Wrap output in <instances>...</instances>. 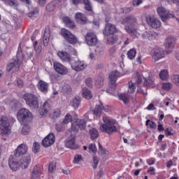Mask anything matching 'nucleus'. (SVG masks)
Masks as SVG:
<instances>
[{"mask_svg": "<svg viewBox=\"0 0 179 179\" xmlns=\"http://www.w3.org/2000/svg\"><path fill=\"white\" fill-rule=\"evenodd\" d=\"M16 157H17L11 155L8 159V166L13 171H17L20 167H22V169H27V167H29V164H30V162H31L30 155H24V157L20 159V162Z\"/></svg>", "mask_w": 179, "mask_h": 179, "instance_id": "f257e3e1", "label": "nucleus"}, {"mask_svg": "<svg viewBox=\"0 0 179 179\" xmlns=\"http://www.w3.org/2000/svg\"><path fill=\"white\" fill-rule=\"evenodd\" d=\"M122 24H126L125 30L129 36H135L138 34V20L134 15H129L124 17L121 21Z\"/></svg>", "mask_w": 179, "mask_h": 179, "instance_id": "f03ea898", "label": "nucleus"}, {"mask_svg": "<svg viewBox=\"0 0 179 179\" xmlns=\"http://www.w3.org/2000/svg\"><path fill=\"white\" fill-rule=\"evenodd\" d=\"M103 124H101L99 129L102 132L108 134V135H113L115 132H118V129L115 126V120L111 119L108 116L103 117Z\"/></svg>", "mask_w": 179, "mask_h": 179, "instance_id": "7ed1b4c3", "label": "nucleus"}, {"mask_svg": "<svg viewBox=\"0 0 179 179\" xmlns=\"http://www.w3.org/2000/svg\"><path fill=\"white\" fill-rule=\"evenodd\" d=\"M134 90L129 92V93H120L117 90H106V93L110 96H114L115 97H118L119 100L123 101L124 104H128L131 101V98L132 97L129 95V93L132 94Z\"/></svg>", "mask_w": 179, "mask_h": 179, "instance_id": "20e7f679", "label": "nucleus"}, {"mask_svg": "<svg viewBox=\"0 0 179 179\" xmlns=\"http://www.w3.org/2000/svg\"><path fill=\"white\" fill-rule=\"evenodd\" d=\"M157 12L159 17L161 18V20L164 22V23H166L171 19V17L174 18L176 17V15H174V12L169 11V10H166L163 6H159L157 8Z\"/></svg>", "mask_w": 179, "mask_h": 179, "instance_id": "39448f33", "label": "nucleus"}, {"mask_svg": "<svg viewBox=\"0 0 179 179\" xmlns=\"http://www.w3.org/2000/svg\"><path fill=\"white\" fill-rule=\"evenodd\" d=\"M17 118L20 124H26L27 121H30V120L33 118V114L28 109L23 108L18 110L17 113Z\"/></svg>", "mask_w": 179, "mask_h": 179, "instance_id": "423d86ee", "label": "nucleus"}, {"mask_svg": "<svg viewBox=\"0 0 179 179\" xmlns=\"http://www.w3.org/2000/svg\"><path fill=\"white\" fill-rule=\"evenodd\" d=\"M22 54V50L18 49L16 57H13L10 60V62L7 64L6 69L8 72H10V71H13L16 72V71H19V68H20V60L19 59V55Z\"/></svg>", "mask_w": 179, "mask_h": 179, "instance_id": "0eeeda50", "label": "nucleus"}, {"mask_svg": "<svg viewBox=\"0 0 179 179\" xmlns=\"http://www.w3.org/2000/svg\"><path fill=\"white\" fill-rule=\"evenodd\" d=\"M23 99L31 108H38V98L36 95L27 93L24 94Z\"/></svg>", "mask_w": 179, "mask_h": 179, "instance_id": "6e6552de", "label": "nucleus"}, {"mask_svg": "<svg viewBox=\"0 0 179 179\" xmlns=\"http://www.w3.org/2000/svg\"><path fill=\"white\" fill-rule=\"evenodd\" d=\"M60 34L69 44H76L78 43V37L65 28L61 29Z\"/></svg>", "mask_w": 179, "mask_h": 179, "instance_id": "1a4fd4ad", "label": "nucleus"}, {"mask_svg": "<svg viewBox=\"0 0 179 179\" xmlns=\"http://www.w3.org/2000/svg\"><path fill=\"white\" fill-rule=\"evenodd\" d=\"M71 66L72 69L76 71V72H80L85 71L87 67V64L85 62L81 61L78 58H73L71 61Z\"/></svg>", "mask_w": 179, "mask_h": 179, "instance_id": "9d476101", "label": "nucleus"}, {"mask_svg": "<svg viewBox=\"0 0 179 179\" xmlns=\"http://www.w3.org/2000/svg\"><path fill=\"white\" fill-rule=\"evenodd\" d=\"M0 130L1 134L4 135H9L10 134V124L9 123V119L5 116H2L0 118Z\"/></svg>", "mask_w": 179, "mask_h": 179, "instance_id": "9b49d317", "label": "nucleus"}, {"mask_svg": "<svg viewBox=\"0 0 179 179\" xmlns=\"http://www.w3.org/2000/svg\"><path fill=\"white\" fill-rule=\"evenodd\" d=\"M145 21L147 24L152 27V29H159L162 27V22L160 20L153 15H147L145 17Z\"/></svg>", "mask_w": 179, "mask_h": 179, "instance_id": "f8f14e48", "label": "nucleus"}, {"mask_svg": "<svg viewBox=\"0 0 179 179\" xmlns=\"http://www.w3.org/2000/svg\"><path fill=\"white\" fill-rule=\"evenodd\" d=\"M87 121L85 119L77 120L76 122L71 123V130L73 132H78L79 129L83 130L86 128Z\"/></svg>", "mask_w": 179, "mask_h": 179, "instance_id": "ddd939ff", "label": "nucleus"}, {"mask_svg": "<svg viewBox=\"0 0 179 179\" xmlns=\"http://www.w3.org/2000/svg\"><path fill=\"white\" fill-rule=\"evenodd\" d=\"M117 29L115 25L111 23H106L105 24V27L103 29V36H113L117 33Z\"/></svg>", "mask_w": 179, "mask_h": 179, "instance_id": "4468645a", "label": "nucleus"}, {"mask_svg": "<svg viewBox=\"0 0 179 179\" xmlns=\"http://www.w3.org/2000/svg\"><path fill=\"white\" fill-rule=\"evenodd\" d=\"M85 38L86 44H87V45L90 47H94V45L97 44V36H96V34L92 32H88L86 34Z\"/></svg>", "mask_w": 179, "mask_h": 179, "instance_id": "2eb2a0df", "label": "nucleus"}, {"mask_svg": "<svg viewBox=\"0 0 179 179\" xmlns=\"http://www.w3.org/2000/svg\"><path fill=\"white\" fill-rule=\"evenodd\" d=\"M110 108H111L108 106H103V102H101V101H99V104L96 105L92 111L93 114H94L96 117H101V111L104 110V111L107 113L108 112V110H110Z\"/></svg>", "mask_w": 179, "mask_h": 179, "instance_id": "dca6fc26", "label": "nucleus"}, {"mask_svg": "<svg viewBox=\"0 0 179 179\" xmlns=\"http://www.w3.org/2000/svg\"><path fill=\"white\" fill-rule=\"evenodd\" d=\"M55 143V135L53 133H50L42 141V145L45 148H50V146L54 145Z\"/></svg>", "mask_w": 179, "mask_h": 179, "instance_id": "f3484780", "label": "nucleus"}, {"mask_svg": "<svg viewBox=\"0 0 179 179\" xmlns=\"http://www.w3.org/2000/svg\"><path fill=\"white\" fill-rule=\"evenodd\" d=\"M120 72L118 71H114L109 75V85L110 87L112 89H115V86H117V78H120Z\"/></svg>", "mask_w": 179, "mask_h": 179, "instance_id": "a211bd4d", "label": "nucleus"}, {"mask_svg": "<svg viewBox=\"0 0 179 179\" xmlns=\"http://www.w3.org/2000/svg\"><path fill=\"white\" fill-rule=\"evenodd\" d=\"M53 68L59 75H66L68 73V69L59 62H54Z\"/></svg>", "mask_w": 179, "mask_h": 179, "instance_id": "6ab92c4d", "label": "nucleus"}, {"mask_svg": "<svg viewBox=\"0 0 179 179\" xmlns=\"http://www.w3.org/2000/svg\"><path fill=\"white\" fill-rule=\"evenodd\" d=\"M27 150H29V148H27V145L26 144H20L15 150L14 156H15V157H20V156H24V155L27 153Z\"/></svg>", "mask_w": 179, "mask_h": 179, "instance_id": "aec40b11", "label": "nucleus"}, {"mask_svg": "<svg viewBox=\"0 0 179 179\" xmlns=\"http://www.w3.org/2000/svg\"><path fill=\"white\" fill-rule=\"evenodd\" d=\"M152 57L154 61H159L164 58V50L162 48H155L152 50Z\"/></svg>", "mask_w": 179, "mask_h": 179, "instance_id": "412c9836", "label": "nucleus"}, {"mask_svg": "<svg viewBox=\"0 0 179 179\" xmlns=\"http://www.w3.org/2000/svg\"><path fill=\"white\" fill-rule=\"evenodd\" d=\"M75 19L80 24H86L89 22L86 15L82 13H76Z\"/></svg>", "mask_w": 179, "mask_h": 179, "instance_id": "4be33fe9", "label": "nucleus"}, {"mask_svg": "<svg viewBox=\"0 0 179 179\" xmlns=\"http://www.w3.org/2000/svg\"><path fill=\"white\" fill-rule=\"evenodd\" d=\"M136 76L137 79L136 80V84L132 83V81H130L128 83L129 89H130V90H135V89H136V85L139 86V85L142 83V76H141V73H137Z\"/></svg>", "mask_w": 179, "mask_h": 179, "instance_id": "5701e85b", "label": "nucleus"}, {"mask_svg": "<svg viewBox=\"0 0 179 179\" xmlns=\"http://www.w3.org/2000/svg\"><path fill=\"white\" fill-rule=\"evenodd\" d=\"M43 170L41 165H36L32 171V178L34 179L38 178L43 174Z\"/></svg>", "mask_w": 179, "mask_h": 179, "instance_id": "b1692460", "label": "nucleus"}, {"mask_svg": "<svg viewBox=\"0 0 179 179\" xmlns=\"http://www.w3.org/2000/svg\"><path fill=\"white\" fill-rule=\"evenodd\" d=\"M57 57L62 59V61H64V62H69L71 65V61H72V59L71 58V55L65 52H57Z\"/></svg>", "mask_w": 179, "mask_h": 179, "instance_id": "393cba45", "label": "nucleus"}, {"mask_svg": "<svg viewBox=\"0 0 179 179\" xmlns=\"http://www.w3.org/2000/svg\"><path fill=\"white\" fill-rule=\"evenodd\" d=\"M66 148L69 149H78L79 146L75 143V136H71L65 143Z\"/></svg>", "mask_w": 179, "mask_h": 179, "instance_id": "a878e982", "label": "nucleus"}, {"mask_svg": "<svg viewBox=\"0 0 179 179\" xmlns=\"http://www.w3.org/2000/svg\"><path fill=\"white\" fill-rule=\"evenodd\" d=\"M159 78L161 80H169L170 79L169 70L166 69L161 70L159 73Z\"/></svg>", "mask_w": 179, "mask_h": 179, "instance_id": "bb28decb", "label": "nucleus"}, {"mask_svg": "<svg viewBox=\"0 0 179 179\" xmlns=\"http://www.w3.org/2000/svg\"><path fill=\"white\" fill-rule=\"evenodd\" d=\"M176 45V38L172 36H168L166 39L165 47L166 48H173Z\"/></svg>", "mask_w": 179, "mask_h": 179, "instance_id": "cd10ccee", "label": "nucleus"}, {"mask_svg": "<svg viewBox=\"0 0 179 179\" xmlns=\"http://www.w3.org/2000/svg\"><path fill=\"white\" fill-rule=\"evenodd\" d=\"M50 29L45 28L44 31V34H43V45L45 47H47L48 45V43H50Z\"/></svg>", "mask_w": 179, "mask_h": 179, "instance_id": "c85d7f7f", "label": "nucleus"}, {"mask_svg": "<svg viewBox=\"0 0 179 179\" xmlns=\"http://www.w3.org/2000/svg\"><path fill=\"white\" fill-rule=\"evenodd\" d=\"M156 86L155 84V80H152V78H145L143 83V87H147V89H153Z\"/></svg>", "mask_w": 179, "mask_h": 179, "instance_id": "c756f323", "label": "nucleus"}, {"mask_svg": "<svg viewBox=\"0 0 179 179\" xmlns=\"http://www.w3.org/2000/svg\"><path fill=\"white\" fill-rule=\"evenodd\" d=\"M90 139L94 141L99 138V131L96 128H92L89 130Z\"/></svg>", "mask_w": 179, "mask_h": 179, "instance_id": "7c9ffc66", "label": "nucleus"}, {"mask_svg": "<svg viewBox=\"0 0 179 179\" xmlns=\"http://www.w3.org/2000/svg\"><path fill=\"white\" fill-rule=\"evenodd\" d=\"M58 2H59L58 0H54L47 4L45 6L46 10H48V12H52V10H55V8H57V3H58Z\"/></svg>", "mask_w": 179, "mask_h": 179, "instance_id": "2f4dec72", "label": "nucleus"}, {"mask_svg": "<svg viewBox=\"0 0 179 179\" xmlns=\"http://www.w3.org/2000/svg\"><path fill=\"white\" fill-rule=\"evenodd\" d=\"M144 38L148 40H155L156 38V32L153 31H147L143 34Z\"/></svg>", "mask_w": 179, "mask_h": 179, "instance_id": "473e14b6", "label": "nucleus"}, {"mask_svg": "<svg viewBox=\"0 0 179 179\" xmlns=\"http://www.w3.org/2000/svg\"><path fill=\"white\" fill-rule=\"evenodd\" d=\"M63 22L67 27H69L70 29H75V23L69 18V17H64L63 18Z\"/></svg>", "mask_w": 179, "mask_h": 179, "instance_id": "72a5a7b5", "label": "nucleus"}, {"mask_svg": "<svg viewBox=\"0 0 179 179\" xmlns=\"http://www.w3.org/2000/svg\"><path fill=\"white\" fill-rule=\"evenodd\" d=\"M8 6H11L12 8H17L19 6V1L17 0H1Z\"/></svg>", "mask_w": 179, "mask_h": 179, "instance_id": "f704fd0d", "label": "nucleus"}, {"mask_svg": "<svg viewBox=\"0 0 179 179\" xmlns=\"http://www.w3.org/2000/svg\"><path fill=\"white\" fill-rule=\"evenodd\" d=\"M49 85L43 80H39L38 83V88L39 90H48Z\"/></svg>", "mask_w": 179, "mask_h": 179, "instance_id": "c9c22d12", "label": "nucleus"}, {"mask_svg": "<svg viewBox=\"0 0 179 179\" xmlns=\"http://www.w3.org/2000/svg\"><path fill=\"white\" fill-rule=\"evenodd\" d=\"M83 97L87 100H91L93 98V93L90 90H83Z\"/></svg>", "mask_w": 179, "mask_h": 179, "instance_id": "e433bc0d", "label": "nucleus"}, {"mask_svg": "<svg viewBox=\"0 0 179 179\" xmlns=\"http://www.w3.org/2000/svg\"><path fill=\"white\" fill-rule=\"evenodd\" d=\"M80 104V96H76L73 100L71 101V106L73 107V108H78L79 107V105Z\"/></svg>", "mask_w": 179, "mask_h": 179, "instance_id": "4c0bfd02", "label": "nucleus"}, {"mask_svg": "<svg viewBox=\"0 0 179 179\" xmlns=\"http://www.w3.org/2000/svg\"><path fill=\"white\" fill-rule=\"evenodd\" d=\"M104 85V78L101 76H99L95 80V86L97 89H100Z\"/></svg>", "mask_w": 179, "mask_h": 179, "instance_id": "58836bf2", "label": "nucleus"}, {"mask_svg": "<svg viewBox=\"0 0 179 179\" xmlns=\"http://www.w3.org/2000/svg\"><path fill=\"white\" fill-rule=\"evenodd\" d=\"M83 3L85 5L86 10L88 12H93V6H92L90 1L83 0Z\"/></svg>", "mask_w": 179, "mask_h": 179, "instance_id": "ea45409f", "label": "nucleus"}, {"mask_svg": "<svg viewBox=\"0 0 179 179\" xmlns=\"http://www.w3.org/2000/svg\"><path fill=\"white\" fill-rule=\"evenodd\" d=\"M33 45H34V50L36 51V55H40V54L41 53V50H43V48L41 47V45H38V42L37 41H35L33 43Z\"/></svg>", "mask_w": 179, "mask_h": 179, "instance_id": "a19ab883", "label": "nucleus"}, {"mask_svg": "<svg viewBox=\"0 0 179 179\" xmlns=\"http://www.w3.org/2000/svg\"><path fill=\"white\" fill-rule=\"evenodd\" d=\"M173 83L171 82L163 83L162 84V88L163 90H171L173 89Z\"/></svg>", "mask_w": 179, "mask_h": 179, "instance_id": "79ce46f5", "label": "nucleus"}, {"mask_svg": "<svg viewBox=\"0 0 179 179\" xmlns=\"http://www.w3.org/2000/svg\"><path fill=\"white\" fill-rule=\"evenodd\" d=\"M145 125H146V127H150V128H151V129H156V128H157V124H156V122H155L150 120H146Z\"/></svg>", "mask_w": 179, "mask_h": 179, "instance_id": "37998d69", "label": "nucleus"}, {"mask_svg": "<svg viewBox=\"0 0 179 179\" xmlns=\"http://www.w3.org/2000/svg\"><path fill=\"white\" fill-rule=\"evenodd\" d=\"M105 37H106L108 44H115L117 42V38L114 35L105 36Z\"/></svg>", "mask_w": 179, "mask_h": 179, "instance_id": "c03bdc74", "label": "nucleus"}, {"mask_svg": "<svg viewBox=\"0 0 179 179\" xmlns=\"http://www.w3.org/2000/svg\"><path fill=\"white\" fill-rule=\"evenodd\" d=\"M39 11L38 8H35L33 11L28 13V17L31 19H34V17H37V15H38Z\"/></svg>", "mask_w": 179, "mask_h": 179, "instance_id": "a18cd8bd", "label": "nucleus"}, {"mask_svg": "<svg viewBox=\"0 0 179 179\" xmlns=\"http://www.w3.org/2000/svg\"><path fill=\"white\" fill-rule=\"evenodd\" d=\"M136 56V50L135 49H131L127 52V57L129 59H134Z\"/></svg>", "mask_w": 179, "mask_h": 179, "instance_id": "49530a36", "label": "nucleus"}, {"mask_svg": "<svg viewBox=\"0 0 179 179\" xmlns=\"http://www.w3.org/2000/svg\"><path fill=\"white\" fill-rule=\"evenodd\" d=\"M171 80L172 83L176 85V86L179 87V75L178 74H173L171 77Z\"/></svg>", "mask_w": 179, "mask_h": 179, "instance_id": "de8ad7c7", "label": "nucleus"}, {"mask_svg": "<svg viewBox=\"0 0 179 179\" xmlns=\"http://www.w3.org/2000/svg\"><path fill=\"white\" fill-rule=\"evenodd\" d=\"M71 121H72V115H71L69 113H67L62 122L64 125H66V124H69Z\"/></svg>", "mask_w": 179, "mask_h": 179, "instance_id": "09e8293b", "label": "nucleus"}, {"mask_svg": "<svg viewBox=\"0 0 179 179\" xmlns=\"http://www.w3.org/2000/svg\"><path fill=\"white\" fill-rule=\"evenodd\" d=\"M59 117H61V109L57 108L54 110L52 115V118L56 120V118H59Z\"/></svg>", "mask_w": 179, "mask_h": 179, "instance_id": "8fccbe9b", "label": "nucleus"}, {"mask_svg": "<svg viewBox=\"0 0 179 179\" xmlns=\"http://www.w3.org/2000/svg\"><path fill=\"white\" fill-rule=\"evenodd\" d=\"M64 124H62V122L61 124H57L55 125V130L57 131V132H62V131H65V126H64Z\"/></svg>", "mask_w": 179, "mask_h": 179, "instance_id": "3c124183", "label": "nucleus"}, {"mask_svg": "<svg viewBox=\"0 0 179 179\" xmlns=\"http://www.w3.org/2000/svg\"><path fill=\"white\" fill-rule=\"evenodd\" d=\"M134 10V7H124L120 9V13H129Z\"/></svg>", "mask_w": 179, "mask_h": 179, "instance_id": "603ef678", "label": "nucleus"}, {"mask_svg": "<svg viewBox=\"0 0 179 179\" xmlns=\"http://www.w3.org/2000/svg\"><path fill=\"white\" fill-rule=\"evenodd\" d=\"M88 149L90 153H96V152H97V148H96V144L94 143L90 144Z\"/></svg>", "mask_w": 179, "mask_h": 179, "instance_id": "864d4df0", "label": "nucleus"}, {"mask_svg": "<svg viewBox=\"0 0 179 179\" xmlns=\"http://www.w3.org/2000/svg\"><path fill=\"white\" fill-rule=\"evenodd\" d=\"M38 150H40V144L37 142H34L33 144L32 152H34V153H38Z\"/></svg>", "mask_w": 179, "mask_h": 179, "instance_id": "5fc2aeb1", "label": "nucleus"}, {"mask_svg": "<svg viewBox=\"0 0 179 179\" xmlns=\"http://www.w3.org/2000/svg\"><path fill=\"white\" fill-rule=\"evenodd\" d=\"M85 84L87 85V86L88 87H90V89L93 88V80H92V78H86Z\"/></svg>", "mask_w": 179, "mask_h": 179, "instance_id": "6e6d98bb", "label": "nucleus"}, {"mask_svg": "<svg viewBox=\"0 0 179 179\" xmlns=\"http://www.w3.org/2000/svg\"><path fill=\"white\" fill-rule=\"evenodd\" d=\"M48 170H49L50 173H54L55 171V170H57V166H55V163L51 162L49 164Z\"/></svg>", "mask_w": 179, "mask_h": 179, "instance_id": "4d7b16f0", "label": "nucleus"}, {"mask_svg": "<svg viewBox=\"0 0 179 179\" xmlns=\"http://www.w3.org/2000/svg\"><path fill=\"white\" fill-rule=\"evenodd\" d=\"M97 166H99V157H97L96 156H94L92 167H93V169H97Z\"/></svg>", "mask_w": 179, "mask_h": 179, "instance_id": "13d9d810", "label": "nucleus"}, {"mask_svg": "<svg viewBox=\"0 0 179 179\" xmlns=\"http://www.w3.org/2000/svg\"><path fill=\"white\" fill-rule=\"evenodd\" d=\"M22 135H27L29 134V125L24 124L21 130Z\"/></svg>", "mask_w": 179, "mask_h": 179, "instance_id": "bf43d9fd", "label": "nucleus"}, {"mask_svg": "<svg viewBox=\"0 0 179 179\" xmlns=\"http://www.w3.org/2000/svg\"><path fill=\"white\" fill-rule=\"evenodd\" d=\"M99 150L101 155H107L108 153V151L106 148H103V145L99 143Z\"/></svg>", "mask_w": 179, "mask_h": 179, "instance_id": "052dcab7", "label": "nucleus"}, {"mask_svg": "<svg viewBox=\"0 0 179 179\" xmlns=\"http://www.w3.org/2000/svg\"><path fill=\"white\" fill-rule=\"evenodd\" d=\"M82 160H83V159H82V156L80 155H76L74 157L73 163L78 164V163H79V162H82Z\"/></svg>", "mask_w": 179, "mask_h": 179, "instance_id": "680f3d73", "label": "nucleus"}, {"mask_svg": "<svg viewBox=\"0 0 179 179\" xmlns=\"http://www.w3.org/2000/svg\"><path fill=\"white\" fill-rule=\"evenodd\" d=\"M143 3V0H133V6H139Z\"/></svg>", "mask_w": 179, "mask_h": 179, "instance_id": "e2e57ef3", "label": "nucleus"}, {"mask_svg": "<svg viewBox=\"0 0 179 179\" xmlns=\"http://www.w3.org/2000/svg\"><path fill=\"white\" fill-rule=\"evenodd\" d=\"M42 108H43V110H45V113H46V111L48 112V110H50V104L48 103V102L45 101L43 103Z\"/></svg>", "mask_w": 179, "mask_h": 179, "instance_id": "0e129e2a", "label": "nucleus"}, {"mask_svg": "<svg viewBox=\"0 0 179 179\" xmlns=\"http://www.w3.org/2000/svg\"><path fill=\"white\" fill-rule=\"evenodd\" d=\"M162 143L161 145L160 150H166L167 149V143L166 141H162Z\"/></svg>", "mask_w": 179, "mask_h": 179, "instance_id": "69168bd1", "label": "nucleus"}, {"mask_svg": "<svg viewBox=\"0 0 179 179\" xmlns=\"http://www.w3.org/2000/svg\"><path fill=\"white\" fill-rule=\"evenodd\" d=\"M158 116H159V121H163V118H164V112L159 111Z\"/></svg>", "mask_w": 179, "mask_h": 179, "instance_id": "338daca9", "label": "nucleus"}, {"mask_svg": "<svg viewBox=\"0 0 179 179\" xmlns=\"http://www.w3.org/2000/svg\"><path fill=\"white\" fill-rule=\"evenodd\" d=\"M155 159L154 158H150L147 159V163L149 164V166H152V164H155Z\"/></svg>", "mask_w": 179, "mask_h": 179, "instance_id": "774afa93", "label": "nucleus"}]
</instances>
